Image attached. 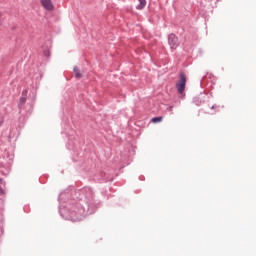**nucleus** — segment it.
I'll use <instances>...</instances> for the list:
<instances>
[{"label": "nucleus", "instance_id": "nucleus-1", "mask_svg": "<svg viewBox=\"0 0 256 256\" xmlns=\"http://www.w3.org/2000/svg\"><path fill=\"white\" fill-rule=\"evenodd\" d=\"M185 85H187V76L185 73L180 74V79L176 83L178 93L182 94L185 91Z\"/></svg>", "mask_w": 256, "mask_h": 256}, {"label": "nucleus", "instance_id": "nucleus-2", "mask_svg": "<svg viewBox=\"0 0 256 256\" xmlns=\"http://www.w3.org/2000/svg\"><path fill=\"white\" fill-rule=\"evenodd\" d=\"M168 43L171 49H177V47H179V39L177 38V36H175V34H171L169 36Z\"/></svg>", "mask_w": 256, "mask_h": 256}, {"label": "nucleus", "instance_id": "nucleus-3", "mask_svg": "<svg viewBox=\"0 0 256 256\" xmlns=\"http://www.w3.org/2000/svg\"><path fill=\"white\" fill-rule=\"evenodd\" d=\"M41 5H42L43 9H45L46 11H54L55 10V6L53 5V1H51V0H41Z\"/></svg>", "mask_w": 256, "mask_h": 256}, {"label": "nucleus", "instance_id": "nucleus-4", "mask_svg": "<svg viewBox=\"0 0 256 256\" xmlns=\"http://www.w3.org/2000/svg\"><path fill=\"white\" fill-rule=\"evenodd\" d=\"M139 1V5L136 7V9H144L145 8V5H147V1L146 0H138Z\"/></svg>", "mask_w": 256, "mask_h": 256}, {"label": "nucleus", "instance_id": "nucleus-5", "mask_svg": "<svg viewBox=\"0 0 256 256\" xmlns=\"http://www.w3.org/2000/svg\"><path fill=\"white\" fill-rule=\"evenodd\" d=\"M74 73H75L76 79H81V72H79L78 67H74Z\"/></svg>", "mask_w": 256, "mask_h": 256}, {"label": "nucleus", "instance_id": "nucleus-6", "mask_svg": "<svg viewBox=\"0 0 256 256\" xmlns=\"http://www.w3.org/2000/svg\"><path fill=\"white\" fill-rule=\"evenodd\" d=\"M153 123H161V121H163V116L160 117H154L151 120Z\"/></svg>", "mask_w": 256, "mask_h": 256}, {"label": "nucleus", "instance_id": "nucleus-7", "mask_svg": "<svg viewBox=\"0 0 256 256\" xmlns=\"http://www.w3.org/2000/svg\"><path fill=\"white\" fill-rule=\"evenodd\" d=\"M0 183H3V179L0 178Z\"/></svg>", "mask_w": 256, "mask_h": 256}]
</instances>
